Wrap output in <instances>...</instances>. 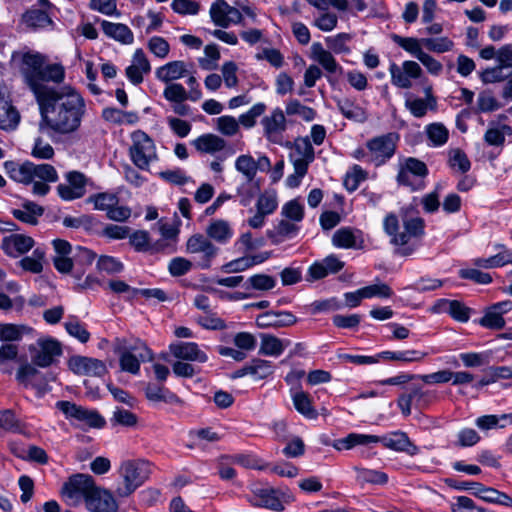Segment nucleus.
<instances>
[{"label": "nucleus", "instance_id": "79ce46f5", "mask_svg": "<svg viewBox=\"0 0 512 512\" xmlns=\"http://www.w3.org/2000/svg\"><path fill=\"white\" fill-rule=\"evenodd\" d=\"M417 41L422 49L426 48L428 51L437 54L450 52L455 46L453 40L447 36L417 38Z\"/></svg>", "mask_w": 512, "mask_h": 512}, {"label": "nucleus", "instance_id": "c03bdc74", "mask_svg": "<svg viewBox=\"0 0 512 512\" xmlns=\"http://www.w3.org/2000/svg\"><path fill=\"white\" fill-rule=\"evenodd\" d=\"M46 258V250L43 247H36L30 256L23 257L19 261V266L28 272L39 274L43 271Z\"/></svg>", "mask_w": 512, "mask_h": 512}, {"label": "nucleus", "instance_id": "0eeeda50", "mask_svg": "<svg viewBox=\"0 0 512 512\" xmlns=\"http://www.w3.org/2000/svg\"><path fill=\"white\" fill-rule=\"evenodd\" d=\"M186 253L193 256L195 265L199 269H209L219 254V248L205 235L196 233L186 241Z\"/></svg>", "mask_w": 512, "mask_h": 512}, {"label": "nucleus", "instance_id": "2eb2a0df", "mask_svg": "<svg viewBox=\"0 0 512 512\" xmlns=\"http://www.w3.org/2000/svg\"><path fill=\"white\" fill-rule=\"evenodd\" d=\"M391 83L401 89H410L413 86L412 81L419 79L423 75L420 64L413 60H405L399 66L391 63L389 66Z\"/></svg>", "mask_w": 512, "mask_h": 512}, {"label": "nucleus", "instance_id": "7ed1b4c3", "mask_svg": "<svg viewBox=\"0 0 512 512\" xmlns=\"http://www.w3.org/2000/svg\"><path fill=\"white\" fill-rule=\"evenodd\" d=\"M113 347L119 355L121 370L133 375L139 373L141 362L153 359L151 350L139 339L117 338Z\"/></svg>", "mask_w": 512, "mask_h": 512}, {"label": "nucleus", "instance_id": "9d476101", "mask_svg": "<svg viewBox=\"0 0 512 512\" xmlns=\"http://www.w3.org/2000/svg\"><path fill=\"white\" fill-rule=\"evenodd\" d=\"M391 40L409 53L412 57L416 58L432 76H439L443 71V65L434 56L424 51L419 46L416 37H403L398 34H392Z\"/></svg>", "mask_w": 512, "mask_h": 512}, {"label": "nucleus", "instance_id": "ddd939ff", "mask_svg": "<svg viewBox=\"0 0 512 512\" xmlns=\"http://www.w3.org/2000/svg\"><path fill=\"white\" fill-rule=\"evenodd\" d=\"M286 112L280 107L273 108L269 114L262 117L260 124L263 129V136L270 143L282 145L284 133L288 127Z\"/></svg>", "mask_w": 512, "mask_h": 512}, {"label": "nucleus", "instance_id": "20e7f679", "mask_svg": "<svg viewBox=\"0 0 512 512\" xmlns=\"http://www.w3.org/2000/svg\"><path fill=\"white\" fill-rule=\"evenodd\" d=\"M118 473L121 483L116 488V494L118 497H128L149 478L151 464L142 459L125 460Z\"/></svg>", "mask_w": 512, "mask_h": 512}, {"label": "nucleus", "instance_id": "0e129e2a", "mask_svg": "<svg viewBox=\"0 0 512 512\" xmlns=\"http://www.w3.org/2000/svg\"><path fill=\"white\" fill-rule=\"evenodd\" d=\"M239 121L230 115H224L216 119V129L224 136H234L240 130Z\"/></svg>", "mask_w": 512, "mask_h": 512}, {"label": "nucleus", "instance_id": "13d9d810", "mask_svg": "<svg viewBox=\"0 0 512 512\" xmlns=\"http://www.w3.org/2000/svg\"><path fill=\"white\" fill-rule=\"evenodd\" d=\"M448 163L452 170L459 173H466L471 168V162L466 153L459 149H450L448 153Z\"/></svg>", "mask_w": 512, "mask_h": 512}, {"label": "nucleus", "instance_id": "473e14b6", "mask_svg": "<svg viewBox=\"0 0 512 512\" xmlns=\"http://www.w3.org/2000/svg\"><path fill=\"white\" fill-rule=\"evenodd\" d=\"M332 244L342 249H359L363 247L362 232L350 227H342L334 232Z\"/></svg>", "mask_w": 512, "mask_h": 512}, {"label": "nucleus", "instance_id": "09e8293b", "mask_svg": "<svg viewBox=\"0 0 512 512\" xmlns=\"http://www.w3.org/2000/svg\"><path fill=\"white\" fill-rule=\"evenodd\" d=\"M436 106L437 101L433 95H429V102L422 98L412 97L407 98L405 101V107L416 118L424 117L429 109L434 110Z\"/></svg>", "mask_w": 512, "mask_h": 512}, {"label": "nucleus", "instance_id": "e433bc0d", "mask_svg": "<svg viewBox=\"0 0 512 512\" xmlns=\"http://www.w3.org/2000/svg\"><path fill=\"white\" fill-rule=\"evenodd\" d=\"M100 25L103 33L108 38L123 45H131L134 42V34L126 24L101 20Z\"/></svg>", "mask_w": 512, "mask_h": 512}, {"label": "nucleus", "instance_id": "ea45409f", "mask_svg": "<svg viewBox=\"0 0 512 512\" xmlns=\"http://www.w3.org/2000/svg\"><path fill=\"white\" fill-rule=\"evenodd\" d=\"M5 168L9 177L16 182L30 184L34 181L32 162H6Z\"/></svg>", "mask_w": 512, "mask_h": 512}, {"label": "nucleus", "instance_id": "de8ad7c7", "mask_svg": "<svg viewBox=\"0 0 512 512\" xmlns=\"http://www.w3.org/2000/svg\"><path fill=\"white\" fill-rule=\"evenodd\" d=\"M291 397L294 407L299 413L309 419H315L317 417V412L313 408L311 399L307 393L300 389L291 390Z\"/></svg>", "mask_w": 512, "mask_h": 512}, {"label": "nucleus", "instance_id": "39448f33", "mask_svg": "<svg viewBox=\"0 0 512 512\" xmlns=\"http://www.w3.org/2000/svg\"><path fill=\"white\" fill-rule=\"evenodd\" d=\"M383 229L390 237V243L395 246H405L412 238L424 234V221L420 217L405 218L403 231H400V223L396 214L389 213L383 219Z\"/></svg>", "mask_w": 512, "mask_h": 512}, {"label": "nucleus", "instance_id": "69168bd1", "mask_svg": "<svg viewBox=\"0 0 512 512\" xmlns=\"http://www.w3.org/2000/svg\"><path fill=\"white\" fill-rule=\"evenodd\" d=\"M265 111L266 105L264 103H256L247 112L241 114L238 121L243 127L250 129L255 126L256 119L262 116Z\"/></svg>", "mask_w": 512, "mask_h": 512}, {"label": "nucleus", "instance_id": "393cba45", "mask_svg": "<svg viewBox=\"0 0 512 512\" xmlns=\"http://www.w3.org/2000/svg\"><path fill=\"white\" fill-rule=\"evenodd\" d=\"M34 246L35 241L32 237L19 233L5 236L1 243L3 252L12 258L20 257L29 252Z\"/></svg>", "mask_w": 512, "mask_h": 512}, {"label": "nucleus", "instance_id": "58836bf2", "mask_svg": "<svg viewBox=\"0 0 512 512\" xmlns=\"http://www.w3.org/2000/svg\"><path fill=\"white\" fill-rule=\"evenodd\" d=\"M261 343L259 354L265 356L278 357L284 350L290 346L291 342L288 339H281L271 334H261Z\"/></svg>", "mask_w": 512, "mask_h": 512}, {"label": "nucleus", "instance_id": "4d7b16f0", "mask_svg": "<svg viewBox=\"0 0 512 512\" xmlns=\"http://www.w3.org/2000/svg\"><path fill=\"white\" fill-rule=\"evenodd\" d=\"M255 206L256 210L267 216L274 213L278 207L277 192L273 189L263 191L258 196Z\"/></svg>", "mask_w": 512, "mask_h": 512}, {"label": "nucleus", "instance_id": "c85d7f7f", "mask_svg": "<svg viewBox=\"0 0 512 512\" xmlns=\"http://www.w3.org/2000/svg\"><path fill=\"white\" fill-rule=\"evenodd\" d=\"M55 255L53 256V264L55 269L60 273H70L73 268V247L63 239H55L52 241Z\"/></svg>", "mask_w": 512, "mask_h": 512}, {"label": "nucleus", "instance_id": "864d4df0", "mask_svg": "<svg viewBox=\"0 0 512 512\" xmlns=\"http://www.w3.org/2000/svg\"><path fill=\"white\" fill-rule=\"evenodd\" d=\"M235 169L241 173L247 182H252L258 171L256 160L249 154H243L235 160Z\"/></svg>", "mask_w": 512, "mask_h": 512}, {"label": "nucleus", "instance_id": "6ab92c4d", "mask_svg": "<svg viewBox=\"0 0 512 512\" xmlns=\"http://www.w3.org/2000/svg\"><path fill=\"white\" fill-rule=\"evenodd\" d=\"M67 183L58 185L59 196L65 201H72L83 197L86 193L87 177L79 171H70L66 173Z\"/></svg>", "mask_w": 512, "mask_h": 512}, {"label": "nucleus", "instance_id": "6e6552de", "mask_svg": "<svg viewBox=\"0 0 512 512\" xmlns=\"http://www.w3.org/2000/svg\"><path fill=\"white\" fill-rule=\"evenodd\" d=\"M31 362L40 368H47L54 364L62 355L61 343L50 336L38 338L35 343L29 345Z\"/></svg>", "mask_w": 512, "mask_h": 512}, {"label": "nucleus", "instance_id": "49530a36", "mask_svg": "<svg viewBox=\"0 0 512 512\" xmlns=\"http://www.w3.org/2000/svg\"><path fill=\"white\" fill-rule=\"evenodd\" d=\"M356 481L360 485L374 484L385 485L388 482V475L382 471L355 466Z\"/></svg>", "mask_w": 512, "mask_h": 512}, {"label": "nucleus", "instance_id": "680f3d73", "mask_svg": "<svg viewBox=\"0 0 512 512\" xmlns=\"http://www.w3.org/2000/svg\"><path fill=\"white\" fill-rule=\"evenodd\" d=\"M64 327L70 336L76 338L81 343H86L90 339V333L77 317L70 316L64 323Z\"/></svg>", "mask_w": 512, "mask_h": 512}, {"label": "nucleus", "instance_id": "052dcab7", "mask_svg": "<svg viewBox=\"0 0 512 512\" xmlns=\"http://www.w3.org/2000/svg\"><path fill=\"white\" fill-rule=\"evenodd\" d=\"M86 201L93 204L96 210L106 211L107 213L112 206L118 204L119 199L114 193L102 192L89 196Z\"/></svg>", "mask_w": 512, "mask_h": 512}, {"label": "nucleus", "instance_id": "f03ea898", "mask_svg": "<svg viewBox=\"0 0 512 512\" xmlns=\"http://www.w3.org/2000/svg\"><path fill=\"white\" fill-rule=\"evenodd\" d=\"M382 443V445L396 452H404L410 456L417 455L419 448L411 442L408 435L402 431L390 432L384 436L350 433L344 438L336 439L332 443L336 450H349L358 445Z\"/></svg>", "mask_w": 512, "mask_h": 512}, {"label": "nucleus", "instance_id": "cd10ccee", "mask_svg": "<svg viewBox=\"0 0 512 512\" xmlns=\"http://www.w3.org/2000/svg\"><path fill=\"white\" fill-rule=\"evenodd\" d=\"M297 317L289 311H267L257 316L256 325L259 328H283L294 325Z\"/></svg>", "mask_w": 512, "mask_h": 512}, {"label": "nucleus", "instance_id": "8fccbe9b", "mask_svg": "<svg viewBox=\"0 0 512 512\" xmlns=\"http://www.w3.org/2000/svg\"><path fill=\"white\" fill-rule=\"evenodd\" d=\"M285 112L288 116H298L305 122H312L317 117V112L313 108L303 105L297 99H290L286 102Z\"/></svg>", "mask_w": 512, "mask_h": 512}, {"label": "nucleus", "instance_id": "bf43d9fd", "mask_svg": "<svg viewBox=\"0 0 512 512\" xmlns=\"http://www.w3.org/2000/svg\"><path fill=\"white\" fill-rule=\"evenodd\" d=\"M249 370L254 380H262L274 372V365L271 361L256 358L249 362Z\"/></svg>", "mask_w": 512, "mask_h": 512}, {"label": "nucleus", "instance_id": "423d86ee", "mask_svg": "<svg viewBox=\"0 0 512 512\" xmlns=\"http://www.w3.org/2000/svg\"><path fill=\"white\" fill-rule=\"evenodd\" d=\"M129 158L138 169L149 171L150 165L159 159L154 140L141 130L131 133Z\"/></svg>", "mask_w": 512, "mask_h": 512}, {"label": "nucleus", "instance_id": "4c0bfd02", "mask_svg": "<svg viewBox=\"0 0 512 512\" xmlns=\"http://www.w3.org/2000/svg\"><path fill=\"white\" fill-rule=\"evenodd\" d=\"M312 58L317 61L328 73H342V67L337 63L332 51L323 48L322 44L315 42L311 46Z\"/></svg>", "mask_w": 512, "mask_h": 512}, {"label": "nucleus", "instance_id": "6e6d98bb", "mask_svg": "<svg viewBox=\"0 0 512 512\" xmlns=\"http://www.w3.org/2000/svg\"><path fill=\"white\" fill-rule=\"evenodd\" d=\"M426 135L430 141L429 146L441 147L449 138V131L442 123H432L425 128Z\"/></svg>", "mask_w": 512, "mask_h": 512}, {"label": "nucleus", "instance_id": "72a5a7b5", "mask_svg": "<svg viewBox=\"0 0 512 512\" xmlns=\"http://www.w3.org/2000/svg\"><path fill=\"white\" fill-rule=\"evenodd\" d=\"M191 145L201 154L214 155L223 151L227 142L216 134L205 133L192 140Z\"/></svg>", "mask_w": 512, "mask_h": 512}, {"label": "nucleus", "instance_id": "338daca9", "mask_svg": "<svg viewBox=\"0 0 512 512\" xmlns=\"http://www.w3.org/2000/svg\"><path fill=\"white\" fill-rule=\"evenodd\" d=\"M146 397L153 402H173L176 396L160 385L148 383L145 388Z\"/></svg>", "mask_w": 512, "mask_h": 512}, {"label": "nucleus", "instance_id": "f257e3e1", "mask_svg": "<svg viewBox=\"0 0 512 512\" xmlns=\"http://www.w3.org/2000/svg\"><path fill=\"white\" fill-rule=\"evenodd\" d=\"M43 123L58 135H70L78 131L86 113L83 97L73 88L50 91L40 98Z\"/></svg>", "mask_w": 512, "mask_h": 512}, {"label": "nucleus", "instance_id": "f8f14e48", "mask_svg": "<svg viewBox=\"0 0 512 512\" xmlns=\"http://www.w3.org/2000/svg\"><path fill=\"white\" fill-rule=\"evenodd\" d=\"M11 61L18 67L30 89L37 88V78L45 64V57L38 52L18 51L12 54Z\"/></svg>", "mask_w": 512, "mask_h": 512}, {"label": "nucleus", "instance_id": "1a4fd4ad", "mask_svg": "<svg viewBox=\"0 0 512 512\" xmlns=\"http://www.w3.org/2000/svg\"><path fill=\"white\" fill-rule=\"evenodd\" d=\"M96 488L91 476L76 474L64 483L61 489V496L66 504L76 506L83 500L87 503V500Z\"/></svg>", "mask_w": 512, "mask_h": 512}, {"label": "nucleus", "instance_id": "c756f323", "mask_svg": "<svg viewBox=\"0 0 512 512\" xmlns=\"http://www.w3.org/2000/svg\"><path fill=\"white\" fill-rule=\"evenodd\" d=\"M289 158L293 165L301 164L308 168L315 158L314 148L308 136L295 139Z\"/></svg>", "mask_w": 512, "mask_h": 512}, {"label": "nucleus", "instance_id": "bb28decb", "mask_svg": "<svg viewBox=\"0 0 512 512\" xmlns=\"http://www.w3.org/2000/svg\"><path fill=\"white\" fill-rule=\"evenodd\" d=\"M170 353L177 359L205 363L208 355L195 342H174L169 345Z\"/></svg>", "mask_w": 512, "mask_h": 512}, {"label": "nucleus", "instance_id": "412c9836", "mask_svg": "<svg viewBox=\"0 0 512 512\" xmlns=\"http://www.w3.org/2000/svg\"><path fill=\"white\" fill-rule=\"evenodd\" d=\"M20 121V115L13 106L7 86L0 85V129L14 130Z\"/></svg>", "mask_w": 512, "mask_h": 512}, {"label": "nucleus", "instance_id": "603ef678", "mask_svg": "<svg viewBox=\"0 0 512 512\" xmlns=\"http://www.w3.org/2000/svg\"><path fill=\"white\" fill-rule=\"evenodd\" d=\"M31 328L26 325H18L12 323H0V341L17 342L20 341L25 334H28Z\"/></svg>", "mask_w": 512, "mask_h": 512}, {"label": "nucleus", "instance_id": "7c9ffc66", "mask_svg": "<svg viewBox=\"0 0 512 512\" xmlns=\"http://www.w3.org/2000/svg\"><path fill=\"white\" fill-rule=\"evenodd\" d=\"M189 74L188 64L182 60L170 61L155 70V77L163 83H176L175 81Z\"/></svg>", "mask_w": 512, "mask_h": 512}, {"label": "nucleus", "instance_id": "4be33fe9", "mask_svg": "<svg viewBox=\"0 0 512 512\" xmlns=\"http://www.w3.org/2000/svg\"><path fill=\"white\" fill-rule=\"evenodd\" d=\"M151 71V64L143 49L138 48L134 51L130 64L125 69L128 80L139 85L143 82L144 77Z\"/></svg>", "mask_w": 512, "mask_h": 512}, {"label": "nucleus", "instance_id": "c9c22d12", "mask_svg": "<svg viewBox=\"0 0 512 512\" xmlns=\"http://www.w3.org/2000/svg\"><path fill=\"white\" fill-rule=\"evenodd\" d=\"M86 507L91 512H117L118 510V505L112 494L99 488H96L89 497Z\"/></svg>", "mask_w": 512, "mask_h": 512}, {"label": "nucleus", "instance_id": "9b49d317", "mask_svg": "<svg viewBox=\"0 0 512 512\" xmlns=\"http://www.w3.org/2000/svg\"><path fill=\"white\" fill-rule=\"evenodd\" d=\"M427 174L428 169L424 162L408 157L399 163L396 180L399 185L417 191L424 188V179Z\"/></svg>", "mask_w": 512, "mask_h": 512}, {"label": "nucleus", "instance_id": "a878e982", "mask_svg": "<svg viewBox=\"0 0 512 512\" xmlns=\"http://www.w3.org/2000/svg\"><path fill=\"white\" fill-rule=\"evenodd\" d=\"M205 236L212 242L226 245L234 237V228L228 220L221 218L212 219L205 228Z\"/></svg>", "mask_w": 512, "mask_h": 512}, {"label": "nucleus", "instance_id": "e2e57ef3", "mask_svg": "<svg viewBox=\"0 0 512 512\" xmlns=\"http://www.w3.org/2000/svg\"><path fill=\"white\" fill-rule=\"evenodd\" d=\"M281 215L298 224L304 218V205L299 199H292L282 206Z\"/></svg>", "mask_w": 512, "mask_h": 512}, {"label": "nucleus", "instance_id": "b1692460", "mask_svg": "<svg viewBox=\"0 0 512 512\" xmlns=\"http://www.w3.org/2000/svg\"><path fill=\"white\" fill-rule=\"evenodd\" d=\"M68 366L71 371L79 375L102 377L107 372L104 362L84 356L71 357L68 361Z\"/></svg>", "mask_w": 512, "mask_h": 512}, {"label": "nucleus", "instance_id": "aec40b11", "mask_svg": "<svg viewBox=\"0 0 512 512\" xmlns=\"http://www.w3.org/2000/svg\"><path fill=\"white\" fill-rule=\"evenodd\" d=\"M427 397V391H424L420 386L413 385L398 397L397 406L402 415L408 417L412 413V407L421 410L428 406Z\"/></svg>", "mask_w": 512, "mask_h": 512}, {"label": "nucleus", "instance_id": "5701e85b", "mask_svg": "<svg viewBox=\"0 0 512 512\" xmlns=\"http://www.w3.org/2000/svg\"><path fill=\"white\" fill-rule=\"evenodd\" d=\"M65 77V69L61 64L54 63L43 65L40 75L37 78V88H32L33 93L39 101L42 96L50 91H57L56 89H47L44 86L45 82L61 83Z\"/></svg>", "mask_w": 512, "mask_h": 512}, {"label": "nucleus", "instance_id": "a19ab883", "mask_svg": "<svg viewBox=\"0 0 512 512\" xmlns=\"http://www.w3.org/2000/svg\"><path fill=\"white\" fill-rule=\"evenodd\" d=\"M22 22L30 28H46L52 25L50 13L47 10L32 7L22 15Z\"/></svg>", "mask_w": 512, "mask_h": 512}, {"label": "nucleus", "instance_id": "5fc2aeb1", "mask_svg": "<svg viewBox=\"0 0 512 512\" xmlns=\"http://www.w3.org/2000/svg\"><path fill=\"white\" fill-rule=\"evenodd\" d=\"M352 40L351 34L339 33L325 38L327 47L335 54L349 55L351 48L349 43Z\"/></svg>", "mask_w": 512, "mask_h": 512}, {"label": "nucleus", "instance_id": "f3484780", "mask_svg": "<svg viewBox=\"0 0 512 512\" xmlns=\"http://www.w3.org/2000/svg\"><path fill=\"white\" fill-rule=\"evenodd\" d=\"M289 498L285 494L280 497L278 491L272 488L254 487L248 501L255 507L281 512L284 510V502H289Z\"/></svg>", "mask_w": 512, "mask_h": 512}, {"label": "nucleus", "instance_id": "774afa93", "mask_svg": "<svg viewBox=\"0 0 512 512\" xmlns=\"http://www.w3.org/2000/svg\"><path fill=\"white\" fill-rule=\"evenodd\" d=\"M147 48L159 59H165L170 53V44L160 36L151 37L147 42Z\"/></svg>", "mask_w": 512, "mask_h": 512}, {"label": "nucleus", "instance_id": "a211bd4d", "mask_svg": "<svg viewBox=\"0 0 512 512\" xmlns=\"http://www.w3.org/2000/svg\"><path fill=\"white\" fill-rule=\"evenodd\" d=\"M209 14L212 22L222 28L242 23L240 10L225 0H215L210 6Z\"/></svg>", "mask_w": 512, "mask_h": 512}, {"label": "nucleus", "instance_id": "3c124183", "mask_svg": "<svg viewBox=\"0 0 512 512\" xmlns=\"http://www.w3.org/2000/svg\"><path fill=\"white\" fill-rule=\"evenodd\" d=\"M510 135H512V128L509 125L495 126L491 123L484 134V141L489 146H503L506 136Z\"/></svg>", "mask_w": 512, "mask_h": 512}, {"label": "nucleus", "instance_id": "f704fd0d", "mask_svg": "<svg viewBox=\"0 0 512 512\" xmlns=\"http://www.w3.org/2000/svg\"><path fill=\"white\" fill-rule=\"evenodd\" d=\"M11 214L18 221L35 226L39 223L40 217L44 214V208L35 202L24 201L18 207L11 210Z\"/></svg>", "mask_w": 512, "mask_h": 512}, {"label": "nucleus", "instance_id": "2f4dec72", "mask_svg": "<svg viewBox=\"0 0 512 512\" xmlns=\"http://www.w3.org/2000/svg\"><path fill=\"white\" fill-rule=\"evenodd\" d=\"M432 311L449 314L454 320L465 323L470 318L471 309L457 300L439 299L433 305Z\"/></svg>", "mask_w": 512, "mask_h": 512}, {"label": "nucleus", "instance_id": "37998d69", "mask_svg": "<svg viewBox=\"0 0 512 512\" xmlns=\"http://www.w3.org/2000/svg\"><path fill=\"white\" fill-rule=\"evenodd\" d=\"M337 107L342 115L349 120L363 123L368 118L366 109L350 99L339 100Z\"/></svg>", "mask_w": 512, "mask_h": 512}, {"label": "nucleus", "instance_id": "4468645a", "mask_svg": "<svg viewBox=\"0 0 512 512\" xmlns=\"http://www.w3.org/2000/svg\"><path fill=\"white\" fill-rule=\"evenodd\" d=\"M398 139L396 133H388L369 140L367 148L371 164L376 167L385 164L395 154Z\"/></svg>", "mask_w": 512, "mask_h": 512}, {"label": "nucleus", "instance_id": "dca6fc26", "mask_svg": "<svg viewBox=\"0 0 512 512\" xmlns=\"http://www.w3.org/2000/svg\"><path fill=\"white\" fill-rule=\"evenodd\" d=\"M57 408L68 419H74L92 428H101L105 425L104 418L95 410H89L69 401H59Z\"/></svg>", "mask_w": 512, "mask_h": 512}, {"label": "nucleus", "instance_id": "a18cd8bd", "mask_svg": "<svg viewBox=\"0 0 512 512\" xmlns=\"http://www.w3.org/2000/svg\"><path fill=\"white\" fill-rule=\"evenodd\" d=\"M473 495L489 503L500 504L503 506H512V498L507 494L500 492L492 487L480 484L478 491H473Z\"/></svg>", "mask_w": 512, "mask_h": 512}]
</instances>
